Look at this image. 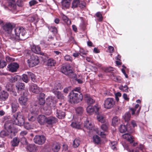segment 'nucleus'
Returning a JSON list of instances; mask_svg holds the SVG:
<instances>
[{
	"label": "nucleus",
	"mask_w": 152,
	"mask_h": 152,
	"mask_svg": "<svg viewBox=\"0 0 152 152\" xmlns=\"http://www.w3.org/2000/svg\"><path fill=\"white\" fill-rule=\"evenodd\" d=\"M4 127L7 132L4 130L1 131L0 133V136L1 137L4 138L8 136L9 138L11 139L15 136L17 130L14 127L12 123L6 122L4 125Z\"/></svg>",
	"instance_id": "obj_1"
},
{
	"label": "nucleus",
	"mask_w": 152,
	"mask_h": 152,
	"mask_svg": "<svg viewBox=\"0 0 152 152\" xmlns=\"http://www.w3.org/2000/svg\"><path fill=\"white\" fill-rule=\"evenodd\" d=\"M15 124L21 126L24 125V128L28 130L31 129V126L28 122L25 123L24 116L22 112H18L14 113L12 116Z\"/></svg>",
	"instance_id": "obj_2"
},
{
	"label": "nucleus",
	"mask_w": 152,
	"mask_h": 152,
	"mask_svg": "<svg viewBox=\"0 0 152 152\" xmlns=\"http://www.w3.org/2000/svg\"><path fill=\"white\" fill-rule=\"evenodd\" d=\"M15 34L10 35L11 38L12 40H22L27 38L25 37L26 32L25 29L22 27L16 28L15 30Z\"/></svg>",
	"instance_id": "obj_3"
},
{
	"label": "nucleus",
	"mask_w": 152,
	"mask_h": 152,
	"mask_svg": "<svg viewBox=\"0 0 152 152\" xmlns=\"http://www.w3.org/2000/svg\"><path fill=\"white\" fill-rule=\"evenodd\" d=\"M69 101L72 104L77 103L83 99V96L82 93H77L70 92L68 95Z\"/></svg>",
	"instance_id": "obj_4"
},
{
	"label": "nucleus",
	"mask_w": 152,
	"mask_h": 152,
	"mask_svg": "<svg viewBox=\"0 0 152 152\" xmlns=\"http://www.w3.org/2000/svg\"><path fill=\"white\" fill-rule=\"evenodd\" d=\"M61 72L65 75L73 78L74 73L72 67L69 64H66L62 66L61 69Z\"/></svg>",
	"instance_id": "obj_5"
},
{
	"label": "nucleus",
	"mask_w": 152,
	"mask_h": 152,
	"mask_svg": "<svg viewBox=\"0 0 152 152\" xmlns=\"http://www.w3.org/2000/svg\"><path fill=\"white\" fill-rule=\"evenodd\" d=\"M27 62L30 67H33L39 64V61L37 56L32 54L30 58L28 60Z\"/></svg>",
	"instance_id": "obj_6"
},
{
	"label": "nucleus",
	"mask_w": 152,
	"mask_h": 152,
	"mask_svg": "<svg viewBox=\"0 0 152 152\" xmlns=\"http://www.w3.org/2000/svg\"><path fill=\"white\" fill-rule=\"evenodd\" d=\"M122 137L129 142L132 146L134 147L137 145L138 143L135 142V138L132 135L126 133L122 135Z\"/></svg>",
	"instance_id": "obj_7"
},
{
	"label": "nucleus",
	"mask_w": 152,
	"mask_h": 152,
	"mask_svg": "<svg viewBox=\"0 0 152 152\" xmlns=\"http://www.w3.org/2000/svg\"><path fill=\"white\" fill-rule=\"evenodd\" d=\"M115 103V101L113 98H108L104 101V107L106 109H110L114 107Z\"/></svg>",
	"instance_id": "obj_8"
},
{
	"label": "nucleus",
	"mask_w": 152,
	"mask_h": 152,
	"mask_svg": "<svg viewBox=\"0 0 152 152\" xmlns=\"http://www.w3.org/2000/svg\"><path fill=\"white\" fill-rule=\"evenodd\" d=\"M86 3L83 1L80 0H73L71 5V8L74 9L79 7L81 9H83L86 7Z\"/></svg>",
	"instance_id": "obj_9"
},
{
	"label": "nucleus",
	"mask_w": 152,
	"mask_h": 152,
	"mask_svg": "<svg viewBox=\"0 0 152 152\" xmlns=\"http://www.w3.org/2000/svg\"><path fill=\"white\" fill-rule=\"evenodd\" d=\"M46 140V138L43 135H36L34 139V141L36 144L39 145H42L44 143Z\"/></svg>",
	"instance_id": "obj_10"
},
{
	"label": "nucleus",
	"mask_w": 152,
	"mask_h": 152,
	"mask_svg": "<svg viewBox=\"0 0 152 152\" xmlns=\"http://www.w3.org/2000/svg\"><path fill=\"white\" fill-rule=\"evenodd\" d=\"M100 107L99 105L96 104L94 107L89 105L86 108V110L87 112L89 114H92L94 112L96 114L98 113Z\"/></svg>",
	"instance_id": "obj_11"
},
{
	"label": "nucleus",
	"mask_w": 152,
	"mask_h": 152,
	"mask_svg": "<svg viewBox=\"0 0 152 152\" xmlns=\"http://www.w3.org/2000/svg\"><path fill=\"white\" fill-rule=\"evenodd\" d=\"M56 102V100L55 97L50 96L46 100V103L51 108L55 110Z\"/></svg>",
	"instance_id": "obj_12"
},
{
	"label": "nucleus",
	"mask_w": 152,
	"mask_h": 152,
	"mask_svg": "<svg viewBox=\"0 0 152 152\" xmlns=\"http://www.w3.org/2000/svg\"><path fill=\"white\" fill-rule=\"evenodd\" d=\"M15 27V26L13 24L10 23H6L5 24L3 25L2 28L3 30L7 33L10 34L13 28Z\"/></svg>",
	"instance_id": "obj_13"
},
{
	"label": "nucleus",
	"mask_w": 152,
	"mask_h": 152,
	"mask_svg": "<svg viewBox=\"0 0 152 152\" xmlns=\"http://www.w3.org/2000/svg\"><path fill=\"white\" fill-rule=\"evenodd\" d=\"M15 87L17 92L21 95H22L23 92H26L27 91L25 89V85L23 83L20 82L17 83Z\"/></svg>",
	"instance_id": "obj_14"
},
{
	"label": "nucleus",
	"mask_w": 152,
	"mask_h": 152,
	"mask_svg": "<svg viewBox=\"0 0 152 152\" xmlns=\"http://www.w3.org/2000/svg\"><path fill=\"white\" fill-rule=\"evenodd\" d=\"M19 64L16 62H13L7 66L9 71L12 72H16L19 68Z\"/></svg>",
	"instance_id": "obj_15"
},
{
	"label": "nucleus",
	"mask_w": 152,
	"mask_h": 152,
	"mask_svg": "<svg viewBox=\"0 0 152 152\" xmlns=\"http://www.w3.org/2000/svg\"><path fill=\"white\" fill-rule=\"evenodd\" d=\"M38 110L34 107L33 108L31 112V113L32 115H29L28 118L29 121H34L36 119V116L38 114Z\"/></svg>",
	"instance_id": "obj_16"
},
{
	"label": "nucleus",
	"mask_w": 152,
	"mask_h": 152,
	"mask_svg": "<svg viewBox=\"0 0 152 152\" xmlns=\"http://www.w3.org/2000/svg\"><path fill=\"white\" fill-rule=\"evenodd\" d=\"M21 95V96L18 99L19 102L22 105H26L28 99L26 96L27 93L23 92Z\"/></svg>",
	"instance_id": "obj_17"
},
{
	"label": "nucleus",
	"mask_w": 152,
	"mask_h": 152,
	"mask_svg": "<svg viewBox=\"0 0 152 152\" xmlns=\"http://www.w3.org/2000/svg\"><path fill=\"white\" fill-rule=\"evenodd\" d=\"M31 50L34 53L43 55L44 53L41 52V48L38 45H33L31 47Z\"/></svg>",
	"instance_id": "obj_18"
},
{
	"label": "nucleus",
	"mask_w": 152,
	"mask_h": 152,
	"mask_svg": "<svg viewBox=\"0 0 152 152\" xmlns=\"http://www.w3.org/2000/svg\"><path fill=\"white\" fill-rule=\"evenodd\" d=\"M9 94L7 92L4 90L0 92V101H4L8 98Z\"/></svg>",
	"instance_id": "obj_19"
},
{
	"label": "nucleus",
	"mask_w": 152,
	"mask_h": 152,
	"mask_svg": "<svg viewBox=\"0 0 152 152\" xmlns=\"http://www.w3.org/2000/svg\"><path fill=\"white\" fill-rule=\"evenodd\" d=\"M56 116L59 119H62L64 118L65 116V113L62 110H58V109H56Z\"/></svg>",
	"instance_id": "obj_20"
},
{
	"label": "nucleus",
	"mask_w": 152,
	"mask_h": 152,
	"mask_svg": "<svg viewBox=\"0 0 152 152\" xmlns=\"http://www.w3.org/2000/svg\"><path fill=\"white\" fill-rule=\"evenodd\" d=\"M47 117L43 115H39L37 118V121L41 125H44L46 124Z\"/></svg>",
	"instance_id": "obj_21"
},
{
	"label": "nucleus",
	"mask_w": 152,
	"mask_h": 152,
	"mask_svg": "<svg viewBox=\"0 0 152 152\" xmlns=\"http://www.w3.org/2000/svg\"><path fill=\"white\" fill-rule=\"evenodd\" d=\"M29 89L32 92L35 94H38L40 92L39 88L36 84H31L30 86Z\"/></svg>",
	"instance_id": "obj_22"
},
{
	"label": "nucleus",
	"mask_w": 152,
	"mask_h": 152,
	"mask_svg": "<svg viewBox=\"0 0 152 152\" xmlns=\"http://www.w3.org/2000/svg\"><path fill=\"white\" fill-rule=\"evenodd\" d=\"M57 119L54 117H47L46 124L50 125L56 123L57 121Z\"/></svg>",
	"instance_id": "obj_23"
},
{
	"label": "nucleus",
	"mask_w": 152,
	"mask_h": 152,
	"mask_svg": "<svg viewBox=\"0 0 152 152\" xmlns=\"http://www.w3.org/2000/svg\"><path fill=\"white\" fill-rule=\"evenodd\" d=\"M61 4L63 9H69L70 4V0H62Z\"/></svg>",
	"instance_id": "obj_24"
},
{
	"label": "nucleus",
	"mask_w": 152,
	"mask_h": 152,
	"mask_svg": "<svg viewBox=\"0 0 152 152\" xmlns=\"http://www.w3.org/2000/svg\"><path fill=\"white\" fill-rule=\"evenodd\" d=\"M138 108H139V109L136 113V114L138 115L140 112V111L141 109V106L139 107V105L138 104H136L135 105L134 108H130V110L131 112V113L132 115H133L135 113V111Z\"/></svg>",
	"instance_id": "obj_25"
},
{
	"label": "nucleus",
	"mask_w": 152,
	"mask_h": 152,
	"mask_svg": "<svg viewBox=\"0 0 152 152\" xmlns=\"http://www.w3.org/2000/svg\"><path fill=\"white\" fill-rule=\"evenodd\" d=\"M60 148V144L58 142H54L51 146L52 150L54 152H58Z\"/></svg>",
	"instance_id": "obj_26"
},
{
	"label": "nucleus",
	"mask_w": 152,
	"mask_h": 152,
	"mask_svg": "<svg viewBox=\"0 0 152 152\" xmlns=\"http://www.w3.org/2000/svg\"><path fill=\"white\" fill-rule=\"evenodd\" d=\"M119 130L120 132L121 133L125 132L126 131H127L129 132H132V131L131 129H129L128 127H127V128L126 126L122 124L121 125Z\"/></svg>",
	"instance_id": "obj_27"
},
{
	"label": "nucleus",
	"mask_w": 152,
	"mask_h": 152,
	"mask_svg": "<svg viewBox=\"0 0 152 152\" xmlns=\"http://www.w3.org/2000/svg\"><path fill=\"white\" fill-rule=\"evenodd\" d=\"M26 148L31 152H36L37 148L35 145L31 144L27 146Z\"/></svg>",
	"instance_id": "obj_28"
},
{
	"label": "nucleus",
	"mask_w": 152,
	"mask_h": 152,
	"mask_svg": "<svg viewBox=\"0 0 152 152\" xmlns=\"http://www.w3.org/2000/svg\"><path fill=\"white\" fill-rule=\"evenodd\" d=\"M93 124L88 121H86L84 122V127L87 129L89 130H92L93 129Z\"/></svg>",
	"instance_id": "obj_29"
},
{
	"label": "nucleus",
	"mask_w": 152,
	"mask_h": 152,
	"mask_svg": "<svg viewBox=\"0 0 152 152\" xmlns=\"http://www.w3.org/2000/svg\"><path fill=\"white\" fill-rule=\"evenodd\" d=\"M61 18L62 20L67 25H70L71 23V20L67 17V16L63 13L61 14Z\"/></svg>",
	"instance_id": "obj_30"
},
{
	"label": "nucleus",
	"mask_w": 152,
	"mask_h": 152,
	"mask_svg": "<svg viewBox=\"0 0 152 152\" xmlns=\"http://www.w3.org/2000/svg\"><path fill=\"white\" fill-rule=\"evenodd\" d=\"M85 97L87 103L89 105L93 104L95 102V100L90 97L88 94H86L85 96Z\"/></svg>",
	"instance_id": "obj_31"
},
{
	"label": "nucleus",
	"mask_w": 152,
	"mask_h": 152,
	"mask_svg": "<svg viewBox=\"0 0 152 152\" xmlns=\"http://www.w3.org/2000/svg\"><path fill=\"white\" fill-rule=\"evenodd\" d=\"M52 91L56 96L58 99H62L64 98L63 94L60 91H57L55 90H52Z\"/></svg>",
	"instance_id": "obj_32"
},
{
	"label": "nucleus",
	"mask_w": 152,
	"mask_h": 152,
	"mask_svg": "<svg viewBox=\"0 0 152 152\" xmlns=\"http://www.w3.org/2000/svg\"><path fill=\"white\" fill-rule=\"evenodd\" d=\"M19 142V139L17 137H15L13 139L11 143L12 146L15 147L18 145Z\"/></svg>",
	"instance_id": "obj_33"
},
{
	"label": "nucleus",
	"mask_w": 152,
	"mask_h": 152,
	"mask_svg": "<svg viewBox=\"0 0 152 152\" xmlns=\"http://www.w3.org/2000/svg\"><path fill=\"white\" fill-rule=\"evenodd\" d=\"M28 20L31 22H34L36 24L39 21V19L37 16L34 15L29 17Z\"/></svg>",
	"instance_id": "obj_34"
},
{
	"label": "nucleus",
	"mask_w": 152,
	"mask_h": 152,
	"mask_svg": "<svg viewBox=\"0 0 152 152\" xmlns=\"http://www.w3.org/2000/svg\"><path fill=\"white\" fill-rule=\"evenodd\" d=\"M20 78V76L18 75H13L11 76L9 78V80L11 83H15Z\"/></svg>",
	"instance_id": "obj_35"
},
{
	"label": "nucleus",
	"mask_w": 152,
	"mask_h": 152,
	"mask_svg": "<svg viewBox=\"0 0 152 152\" xmlns=\"http://www.w3.org/2000/svg\"><path fill=\"white\" fill-rule=\"evenodd\" d=\"M44 94H41L39 96V103L40 105H43L45 103Z\"/></svg>",
	"instance_id": "obj_36"
},
{
	"label": "nucleus",
	"mask_w": 152,
	"mask_h": 152,
	"mask_svg": "<svg viewBox=\"0 0 152 152\" xmlns=\"http://www.w3.org/2000/svg\"><path fill=\"white\" fill-rule=\"evenodd\" d=\"M96 114H97V118L98 120L102 123H104L105 121V119L103 115L102 114H99V112Z\"/></svg>",
	"instance_id": "obj_37"
},
{
	"label": "nucleus",
	"mask_w": 152,
	"mask_h": 152,
	"mask_svg": "<svg viewBox=\"0 0 152 152\" xmlns=\"http://www.w3.org/2000/svg\"><path fill=\"white\" fill-rule=\"evenodd\" d=\"M95 15L98 18V20L99 22H102L103 20V17L101 12H97Z\"/></svg>",
	"instance_id": "obj_38"
},
{
	"label": "nucleus",
	"mask_w": 152,
	"mask_h": 152,
	"mask_svg": "<svg viewBox=\"0 0 152 152\" xmlns=\"http://www.w3.org/2000/svg\"><path fill=\"white\" fill-rule=\"evenodd\" d=\"M11 106L12 112L15 113L17 110L18 108V104L16 102L12 103L11 104Z\"/></svg>",
	"instance_id": "obj_39"
},
{
	"label": "nucleus",
	"mask_w": 152,
	"mask_h": 152,
	"mask_svg": "<svg viewBox=\"0 0 152 152\" xmlns=\"http://www.w3.org/2000/svg\"><path fill=\"white\" fill-rule=\"evenodd\" d=\"M56 61L53 58L49 59L47 61V65L48 66H55Z\"/></svg>",
	"instance_id": "obj_40"
},
{
	"label": "nucleus",
	"mask_w": 152,
	"mask_h": 152,
	"mask_svg": "<svg viewBox=\"0 0 152 152\" xmlns=\"http://www.w3.org/2000/svg\"><path fill=\"white\" fill-rule=\"evenodd\" d=\"M123 146L126 150L129 152H139V150L137 149V148H136L134 149L131 150L129 146L127 145H123Z\"/></svg>",
	"instance_id": "obj_41"
},
{
	"label": "nucleus",
	"mask_w": 152,
	"mask_h": 152,
	"mask_svg": "<svg viewBox=\"0 0 152 152\" xmlns=\"http://www.w3.org/2000/svg\"><path fill=\"white\" fill-rule=\"evenodd\" d=\"M80 140L78 139H75L73 141L72 146L74 148H76L78 147L80 143Z\"/></svg>",
	"instance_id": "obj_42"
},
{
	"label": "nucleus",
	"mask_w": 152,
	"mask_h": 152,
	"mask_svg": "<svg viewBox=\"0 0 152 152\" xmlns=\"http://www.w3.org/2000/svg\"><path fill=\"white\" fill-rule=\"evenodd\" d=\"M48 28L49 31L52 32L53 34H56L58 31L56 28L54 26H49Z\"/></svg>",
	"instance_id": "obj_43"
},
{
	"label": "nucleus",
	"mask_w": 152,
	"mask_h": 152,
	"mask_svg": "<svg viewBox=\"0 0 152 152\" xmlns=\"http://www.w3.org/2000/svg\"><path fill=\"white\" fill-rule=\"evenodd\" d=\"M28 76L31 78L32 81L34 82H36V77L34 74L31 72H28Z\"/></svg>",
	"instance_id": "obj_44"
},
{
	"label": "nucleus",
	"mask_w": 152,
	"mask_h": 152,
	"mask_svg": "<svg viewBox=\"0 0 152 152\" xmlns=\"http://www.w3.org/2000/svg\"><path fill=\"white\" fill-rule=\"evenodd\" d=\"M119 88L123 92H128L129 91L128 87L127 85L123 86L121 85L119 87Z\"/></svg>",
	"instance_id": "obj_45"
},
{
	"label": "nucleus",
	"mask_w": 152,
	"mask_h": 152,
	"mask_svg": "<svg viewBox=\"0 0 152 152\" xmlns=\"http://www.w3.org/2000/svg\"><path fill=\"white\" fill-rule=\"evenodd\" d=\"M71 126L77 129H80L81 128L80 125L79 123L78 122H72Z\"/></svg>",
	"instance_id": "obj_46"
},
{
	"label": "nucleus",
	"mask_w": 152,
	"mask_h": 152,
	"mask_svg": "<svg viewBox=\"0 0 152 152\" xmlns=\"http://www.w3.org/2000/svg\"><path fill=\"white\" fill-rule=\"evenodd\" d=\"M112 122L113 126H115L118 124L119 120L117 117H115L112 119Z\"/></svg>",
	"instance_id": "obj_47"
},
{
	"label": "nucleus",
	"mask_w": 152,
	"mask_h": 152,
	"mask_svg": "<svg viewBox=\"0 0 152 152\" xmlns=\"http://www.w3.org/2000/svg\"><path fill=\"white\" fill-rule=\"evenodd\" d=\"M6 88L8 91H13V85L12 84L8 83L6 86Z\"/></svg>",
	"instance_id": "obj_48"
},
{
	"label": "nucleus",
	"mask_w": 152,
	"mask_h": 152,
	"mask_svg": "<svg viewBox=\"0 0 152 152\" xmlns=\"http://www.w3.org/2000/svg\"><path fill=\"white\" fill-rule=\"evenodd\" d=\"M93 141L97 144H99L101 142V139L97 135H94L93 137Z\"/></svg>",
	"instance_id": "obj_49"
},
{
	"label": "nucleus",
	"mask_w": 152,
	"mask_h": 152,
	"mask_svg": "<svg viewBox=\"0 0 152 152\" xmlns=\"http://www.w3.org/2000/svg\"><path fill=\"white\" fill-rule=\"evenodd\" d=\"M131 114L129 112H126L125 114L123 117L126 122L128 121L130 119Z\"/></svg>",
	"instance_id": "obj_50"
},
{
	"label": "nucleus",
	"mask_w": 152,
	"mask_h": 152,
	"mask_svg": "<svg viewBox=\"0 0 152 152\" xmlns=\"http://www.w3.org/2000/svg\"><path fill=\"white\" fill-rule=\"evenodd\" d=\"M115 82L120 83H124V80L120 76H116Z\"/></svg>",
	"instance_id": "obj_51"
},
{
	"label": "nucleus",
	"mask_w": 152,
	"mask_h": 152,
	"mask_svg": "<svg viewBox=\"0 0 152 152\" xmlns=\"http://www.w3.org/2000/svg\"><path fill=\"white\" fill-rule=\"evenodd\" d=\"M83 109L82 107H79L76 109V111L77 113L81 115L83 113Z\"/></svg>",
	"instance_id": "obj_52"
},
{
	"label": "nucleus",
	"mask_w": 152,
	"mask_h": 152,
	"mask_svg": "<svg viewBox=\"0 0 152 152\" xmlns=\"http://www.w3.org/2000/svg\"><path fill=\"white\" fill-rule=\"evenodd\" d=\"M22 79L23 81L26 83H28L29 81L27 75L26 74L23 75Z\"/></svg>",
	"instance_id": "obj_53"
},
{
	"label": "nucleus",
	"mask_w": 152,
	"mask_h": 152,
	"mask_svg": "<svg viewBox=\"0 0 152 152\" xmlns=\"http://www.w3.org/2000/svg\"><path fill=\"white\" fill-rule=\"evenodd\" d=\"M7 65V63L4 61L0 60V68H3Z\"/></svg>",
	"instance_id": "obj_54"
},
{
	"label": "nucleus",
	"mask_w": 152,
	"mask_h": 152,
	"mask_svg": "<svg viewBox=\"0 0 152 152\" xmlns=\"http://www.w3.org/2000/svg\"><path fill=\"white\" fill-rule=\"evenodd\" d=\"M38 2L36 0H32L29 2V6L31 7L37 4Z\"/></svg>",
	"instance_id": "obj_55"
},
{
	"label": "nucleus",
	"mask_w": 152,
	"mask_h": 152,
	"mask_svg": "<svg viewBox=\"0 0 152 152\" xmlns=\"http://www.w3.org/2000/svg\"><path fill=\"white\" fill-rule=\"evenodd\" d=\"M7 62H10L15 61L14 58L11 57L9 56H7L5 58Z\"/></svg>",
	"instance_id": "obj_56"
},
{
	"label": "nucleus",
	"mask_w": 152,
	"mask_h": 152,
	"mask_svg": "<svg viewBox=\"0 0 152 152\" xmlns=\"http://www.w3.org/2000/svg\"><path fill=\"white\" fill-rule=\"evenodd\" d=\"M101 129L104 131H106L108 129V125L106 124H103L101 126Z\"/></svg>",
	"instance_id": "obj_57"
},
{
	"label": "nucleus",
	"mask_w": 152,
	"mask_h": 152,
	"mask_svg": "<svg viewBox=\"0 0 152 152\" xmlns=\"http://www.w3.org/2000/svg\"><path fill=\"white\" fill-rule=\"evenodd\" d=\"M113 70V68L112 67L110 66L106 68L105 69V71L106 72L112 73V72Z\"/></svg>",
	"instance_id": "obj_58"
},
{
	"label": "nucleus",
	"mask_w": 152,
	"mask_h": 152,
	"mask_svg": "<svg viewBox=\"0 0 152 152\" xmlns=\"http://www.w3.org/2000/svg\"><path fill=\"white\" fill-rule=\"evenodd\" d=\"M71 91V87L69 86L64 88L63 90V92L64 93L67 94L68 92Z\"/></svg>",
	"instance_id": "obj_59"
},
{
	"label": "nucleus",
	"mask_w": 152,
	"mask_h": 152,
	"mask_svg": "<svg viewBox=\"0 0 152 152\" xmlns=\"http://www.w3.org/2000/svg\"><path fill=\"white\" fill-rule=\"evenodd\" d=\"M61 85L60 84H56L55 85L54 88L53 90H55L56 91L58 90L59 89H61L63 88V87L61 88Z\"/></svg>",
	"instance_id": "obj_60"
},
{
	"label": "nucleus",
	"mask_w": 152,
	"mask_h": 152,
	"mask_svg": "<svg viewBox=\"0 0 152 152\" xmlns=\"http://www.w3.org/2000/svg\"><path fill=\"white\" fill-rule=\"evenodd\" d=\"M80 87H77L72 90L71 92H74L77 93H81L80 92Z\"/></svg>",
	"instance_id": "obj_61"
},
{
	"label": "nucleus",
	"mask_w": 152,
	"mask_h": 152,
	"mask_svg": "<svg viewBox=\"0 0 152 152\" xmlns=\"http://www.w3.org/2000/svg\"><path fill=\"white\" fill-rule=\"evenodd\" d=\"M53 40L54 37L52 36H50L48 38V41H50V42H48V43L49 44H53L54 45V43L53 42Z\"/></svg>",
	"instance_id": "obj_62"
},
{
	"label": "nucleus",
	"mask_w": 152,
	"mask_h": 152,
	"mask_svg": "<svg viewBox=\"0 0 152 152\" xmlns=\"http://www.w3.org/2000/svg\"><path fill=\"white\" fill-rule=\"evenodd\" d=\"M64 59L67 61H72V57L68 55H66L64 57Z\"/></svg>",
	"instance_id": "obj_63"
},
{
	"label": "nucleus",
	"mask_w": 152,
	"mask_h": 152,
	"mask_svg": "<svg viewBox=\"0 0 152 152\" xmlns=\"http://www.w3.org/2000/svg\"><path fill=\"white\" fill-rule=\"evenodd\" d=\"M105 131L103 132H99V131L97 132V133L98 134H99L100 135L102 138H104L105 137L106 134L104 133Z\"/></svg>",
	"instance_id": "obj_64"
}]
</instances>
